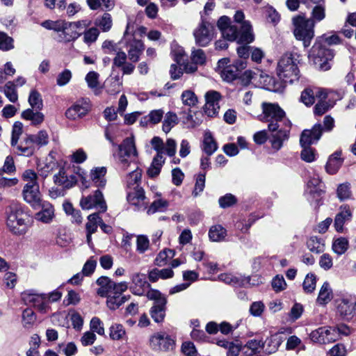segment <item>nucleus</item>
<instances>
[{
	"label": "nucleus",
	"mask_w": 356,
	"mask_h": 356,
	"mask_svg": "<svg viewBox=\"0 0 356 356\" xmlns=\"http://www.w3.org/2000/svg\"><path fill=\"white\" fill-rule=\"evenodd\" d=\"M262 113L259 115L260 121L268 123L270 131H277L271 141L273 149L278 150L283 143L289 139L291 124L286 117L285 112L277 104L263 102Z\"/></svg>",
	"instance_id": "nucleus-1"
},
{
	"label": "nucleus",
	"mask_w": 356,
	"mask_h": 356,
	"mask_svg": "<svg viewBox=\"0 0 356 356\" xmlns=\"http://www.w3.org/2000/svg\"><path fill=\"white\" fill-rule=\"evenodd\" d=\"M118 163L122 170H132L126 178L128 189L134 188L139 185L141 180L142 170L138 166V152L136 150L134 139L133 137L125 138L118 145L117 154Z\"/></svg>",
	"instance_id": "nucleus-2"
},
{
	"label": "nucleus",
	"mask_w": 356,
	"mask_h": 356,
	"mask_svg": "<svg viewBox=\"0 0 356 356\" xmlns=\"http://www.w3.org/2000/svg\"><path fill=\"white\" fill-rule=\"evenodd\" d=\"M32 224L30 215L21 207L11 206L7 211L6 227L8 230L17 236L24 235Z\"/></svg>",
	"instance_id": "nucleus-3"
},
{
	"label": "nucleus",
	"mask_w": 356,
	"mask_h": 356,
	"mask_svg": "<svg viewBox=\"0 0 356 356\" xmlns=\"http://www.w3.org/2000/svg\"><path fill=\"white\" fill-rule=\"evenodd\" d=\"M299 57L296 52H286L278 60L277 74L284 82L292 83L299 79Z\"/></svg>",
	"instance_id": "nucleus-4"
},
{
	"label": "nucleus",
	"mask_w": 356,
	"mask_h": 356,
	"mask_svg": "<svg viewBox=\"0 0 356 356\" xmlns=\"http://www.w3.org/2000/svg\"><path fill=\"white\" fill-rule=\"evenodd\" d=\"M321 135V124H316L312 129H305L302 132L300 138V144L302 148L300 153L302 160L307 163L315 161L316 151L311 147V145L317 143Z\"/></svg>",
	"instance_id": "nucleus-5"
},
{
	"label": "nucleus",
	"mask_w": 356,
	"mask_h": 356,
	"mask_svg": "<svg viewBox=\"0 0 356 356\" xmlns=\"http://www.w3.org/2000/svg\"><path fill=\"white\" fill-rule=\"evenodd\" d=\"M294 35L296 39L302 40L305 47H309L314 36L313 20L308 19L305 16L298 15L293 18Z\"/></svg>",
	"instance_id": "nucleus-6"
},
{
	"label": "nucleus",
	"mask_w": 356,
	"mask_h": 356,
	"mask_svg": "<svg viewBox=\"0 0 356 356\" xmlns=\"http://www.w3.org/2000/svg\"><path fill=\"white\" fill-rule=\"evenodd\" d=\"M309 57L317 69L327 71L331 68V61L334 58V53L331 49L326 48L321 41H318L312 47Z\"/></svg>",
	"instance_id": "nucleus-7"
},
{
	"label": "nucleus",
	"mask_w": 356,
	"mask_h": 356,
	"mask_svg": "<svg viewBox=\"0 0 356 356\" xmlns=\"http://www.w3.org/2000/svg\"><path fill=\"white\" fill-rule=\"evenodd\" d=\"M130 26V23H127L121 43L127 49L129 59L133 63H136L140 60L145 49V45L142 40L136 39L129 31Z\"/></svg>",
	"instance_id": "nucleus-8"
},
{
	"label": "nucleus",
	"mask_w": 356,
	"mask_h": 356,
	"mask_svg": "<svg viewBox=\"0 0 356 356\" xmlns=\"http://www.w3.org/2000/svg\"><path fill=\"white\" fill-rule=\"evenodd\" d=\"M336 313L341 318L346 321L352 319L356 312V297L345 294L335 300Z\"/></svg>",
	"instance_id": "nucleus-9"
},
{
	"label": "nucleus",
	"mask_w": 356,
	"mask_h": 356,
	"mask_svg": "<svg viewBox=\"0 0 356 356\" xmlns=\"http://www.w3.org/2000/svg\"><path fill=\"white\" fill-rule=\"evenodd\" d=\"M146 296L148 299L154 300V305L150 310L152 318L156 323L162 322L165 316L166 298L156 289L149 290Z\"/></svg>",
	"instance_id": "nucleus-10"
},
{
	"label": "nucleus",
	"mask_w": 356,
	"mask_h": 356,
	"mask_svg": "<svg viewBox=\"0 0 356 356\" xmlns=\"http://www.w3.org/2000/svg\"><path fill=\"white\" fill-rule=\"evenodd\" d=\"M215 33L213 23L202 17L201 22L193 31L195 42L200 46H207L213 39Z\"/></svg>",
	"instance_id": "nucleus-11"
},
{
	"label": "nucleus",
	"mask_w": 356,
	"mask_h": 356,
	"mask_svg": "<svg viewBox=\"0 0 356 356\" xmlns=\"http://www.w3.org/2000/svg\"><path fill=\"white\" fill-rule=\"evenodd\" d=\"M97 284L99 286L97 293L101 297H105L113 293H122L128 289V284L126 282L115 283L106 276L98 278Z\"/></svg>",
	"instance_id": "nucleus-12"
},
{
	"label": "nucleus",
	"mask_w": 356,
	"mask_h": 356,
	"mask_svg": "<svg viewBox=\"0 0 356 356\" xmlns=\"http://www.w3.org/2000/svg\"><path fill=\"white\" fill-rule=\"evenodd\" d=\"M21 296L25 305L34 307L41 313H46L48 311L49 306L45 301L44 294L38 293L31 289L22 292Z\"/></svg>",
	"instance_id": "nucleus-13"
},
{
	"label": "nucleus",
	"mask_w": 356,
	"mask_h": 356,
	"mask_svg": "<svg viewBox=\"0 0 356 356\" xmlns=\"http://www.w3.org/2000/svg\"><path fill=\"white\" fill-rule=\"evenodd\" d=\"M339 333L336 327H321L310 334L312 341L320 344H326L334 342L338 339Z\"/></svg>",
	"instance_id": "nucleus-14"
},
{
	"label": "nucleus",
	"mask_w": 356,
	"mask_h": 356,
	"mask_svg": "<svg viewBox=\"0 0 356 356\" xmlns=\"http://www.w3.org/2000/svg\"><path fill=\"white\" fill-rule=\"evenodd\" d=\"M80 205L83 209H96L99 212L106 211L107 207L102 193L99 190L95 191L93 195L81 198Z\"/></svg>",
	"instance_id": "nucleus-15"
},
{
	"label": "nucleus",
	"mask_w": 356,
	"mask_h": 356,
	"mask_svg": "<svg viewBox=\"0 0 356 356\" xmlns=\"http://www.w3.org/2000/svg\"><path fill=\"white\" fill-rule=\"evenodd\" d=\"M217 26L222 36L228 41H236L238 38V27L232 24L231 19L227 16L223 15L217 22Z\"/></svg>",
	"instance_id": "nucleus-16"
},
{
	"label": "nucleus",
	"mask_w": 356,
	"mask_h": 356,
	"mask_svg": "<svg viewBox=\"0 0 356 356\" xmlns=\"http://www.w3.org/2000/svg\"><path fill=\"white\" fill-rule=\"evenodd\" d=\"M90 110V104L88 99H79L67 109L65 116L69 120H76L84 117Z\"/></svg>",
	"instance_id": "nucleus-17"
},
{
	"label": "nucleus",
	"mask_w": 356,
	"mask_h": 356,
	"mask_svg": "<svg viewBox=\"0 0 356 356\" xmlns=\"http://www.w3.org/2000/svg\"><path fill=\"white\" fill-rule=\"evenodd\" d=\"M150 346L156 350H172L175 346L174 340L165 332H156L150 339Z\"/></svg>",
	"instance_id": "nucleus-18"
},
{
	"label": "nucleus",
	"mask_w": 356,
	"mask_h": 356,
	"mask_svg": "<svg viewBox=\"0 0 356 356\" xmlns=\"http://www.w3.org/2000/svg\"><path fill=\"white\" fill-rule=\"evenodd\" d=\"M205 99L204 113L209 117L216 115L220 109L219 102L221 99L220 94L214 90L209 91L205 95Z\"/></svg>",
	"instance_id": "nucleus-19"
},
{
	"label": "nucleus",
	"mask_w": 356,
	"mask_h": 356,
	"mask_svg": "<svg viewBox=\"0 0 356 356\" xmlns=\"http://www.w3.org/2000/svg\"><path fill=\"white\" fill-rule=\"evenodd\" d=\"M22 194L24 200L35 209L42 201L39 186L24 185Z\"/></svg>",
	"instance_id": "nucleus-20"
},
{
	"label": "nucleus",
	"mask_w": 356,
	"mask_h": 356,
	"mask_svg": "<svg viewBox=\"0 0 356 356\" xmlns=\"http://www.w3.org/2000/svg\"><path fill=\"white\" fill-rule=\"evenodd\" d=\"M38 207L41 209L35 214V219L45 224L51 223L55 217L54 206L50 202L42 200Z\"/></svg>",
	"instance_id": "nucleus-21"
},
{
	"label": "nucleus",
	"mask_w": 356,
	"mask_h": 356,
	"mask_svg": "<svg viewBox=\"0 0 356 356\" xmlns=\"http://www.w3.org/2000/svg\"><path fill=\"white\" fill-rule=\"evenodd\" d=\"M132 286L131 290L135 295L143 296L145 291L150 287V284L146 280V275L143 273H136L131 275Z\"/></svg>",
	"instance_id": "nucleus-22"
},
{
	"label": "nucleus",
	"mask_w": 356,
	"mask_h": 356,
	"mask_svg": "<svg viewBox=\"0 0 356 356\" xmlns=\"http://www.w3.org/2000/svg\"><path fill=\"white\" fill-rule=\"evenodd\" d=\"M77 181L76 177L74 175H68L64 168H60L57 174L54 176V182L65 188L74 186Z\"/></svg>",
	"instance_id": "nucleus-23"
},
{
	"label": "nucleus",
	"mask_w": 356,
	"mask_h": 356,
	"mask_svg": "<svg viewBox=\"0 0 356 356\" xmlns=\"http://www.w3.org/2000/svg\"><path fill=\"white\" fill-rule=\"evenodd\" d=\"M128 202L135 206H146L145 191L139 185H136L134 188L129 189L127 192Z\"/></svg>",
	"instance_id": "nucleus-24"
},
{
	"label": "nucleus",
	"mask_w": 356,
	"mask_h": 356,
	"mask_svg": "<svg viewBox=\"0 0 356 356\" xmlns=\"http://www.w3.org/2000/svg\"><path fill=\"white\" fill-rule=\"evenodd\" d=\"M258 76L264 79V86L266 87L268 90H272L270 84L274 82V80L271 76L267 74L263 75L262 74L256 73L251 70H246L241 76V81L243 85L248 86L252 81L256 80Z\"/></svg>",
	"instance_id": "nucleus-25"
},
{
	"label": "nucleus",
	"mask_w": 356,
	"mask_h": 356,
	"mask_svg": "<svg viewBox=\"0 0 356 356\" xmlns=\"http://www.w3.org/2000/svg\"><path fill=\"white\" fill-rule=\"evenodd\" d=\"M254 40L252 26L249 21H244L241 25V29L238 31V38L237 43L250 44Z\"/></svg>",
	"instance_id": "nucleus-26"
},
{
	"label": "nucleus",
	"mask_w": 356,
	"mask_h": 356,
	"mask_svg": "<svg viewBox=\"0 0 356 356\" xmlns=\"http://www.w3.org/2000/svg\"><path fill=\"white\" fill-rule=\"evenodd\" d=\"M19 154L25 156H31L35 152L36 147L31 134H26L19 144L15 146Z\"/></svg>",
	"instance_id": "nucleus-27"
},
{
	"label": "nucleus",
	"mask_w": 356,
	"mask_h": 356,
	"mask_svg": "<svg viewBox=\"0 0 356 356\" xmlns=\"http://www.w3.org/2000/svg\"><path fill=\"white\" fill-rule=\"evenodd\" d=\"M283 339L280 334L275 333L267 337L264 342H263L264 353L266 355L275 353L279 348L282 343Z\"/></svg>",
	"instance_id": "nucleus-28"
},
{
	"label": "nucleus",
	"mask_w": 356,
	"mask_h": 356,
	"mask_svg": "<svg viewBox=\"0 0 356 356\" xmlns=\"http://www.w3.org/2000/svg\"><path fill=\"white\" fill-rule=\"evenodd\" d=\"M219 280L233 286H241L248 283L250 278L241 275H233L232 273H222L218 276Z\"/></svg>",
	"instance_id": "nucleus-29"
},
{
	"label": "nucleus",
	"mask_w": 356,
	"mask_h": 356,
	"mask_svg": "<svg viewBox=\"0 0 356 356\" xmlns=\"http://www.w3.org/2000/svg\"><path fill=\"white\" fill-rule=\"evenodd\" d=\"M58 168V162L53 158H47L43 164L38 165L40 177L46 179L51 173Z\"/></svg>",
	"instance_id": "nucleus-30"
},
{
	"label": "nucleus",
	"mask_w": 356,
	"mask_h": 356,
	"mask_svg": "<svg viewBox=\"0 0 356 356\" xmlns=\"http://www.w3.org/2000/svg\"><path fill=\"white\" fill-rule=\"evenodd\" d=\"M341 211L337 214L334 219V227L338 232H343L345 222L350 220L352 216V213L348 206L341 207Z\"/></svg>",
	"instance_id": "nucleus-31"
},
{
	"label": "nucleus",
	"mask_w": 356,
	"mask_h": 356,
	"mask_svg": "<svg viewBox=\"0 0 356 356\" xmlns=\"http://www.w3.org/2000/svg\"><path fill=\"white\" fill-rule=\"evenodd\" d=\"M341 152H335L328 159L325 169L327 173L334 175L337 173L343 163V159L341 158Z\"/></svg>",
	"instance_id": "nucleus-32"
},
{
	"label": "nucleus",
	"mask_w": 356,
	"mask_h": 356,
	"mask_svg": "<svg viewBox=\"0 0 356 356\" xmlns=\"http://www.w3.org/2000/svg\"><path fill=\"white\" fill-rule=\"evenodd\" d=\"M22 118L26 120L31 121L33 126L40 125L44 120V115L40 111H35L34 109L28 108L22 113Z\"/></svg>",
	"instance_id": "nucleus-33"
},
{
	"label": "nucleus",
	"mask_w": 356,
	"mask_h": 356,
	"mask_svg": "<svg viewBox=\"0 0 356 356\" xmlns=\"http://www.w3.org/2000/svg\"><path fill=\"white\" fill-rule=\"evenodd\" d=\"M106 168L104 167L95 168L91 170L90 178L95 186L104 188L106 186Z\"/></svg>",
	"instance_id": "nucleus-34"
},
{
	"label": "nucleus",
	"mask_w": 356,
	"mask_h": 356,
	"mask_svg": "<svg viewBox=\"0 0 356 356\" xmlns=\"http://www.w3.org/2000/svg\"><path fill=\"white\" fill-rule=\"evenodd\" d=\"M95 24L102 32H108L113 26V18L108 13H104L98 16L95 21Z\"/></svg>",
	"instance_id": "nucleus-35"
},
{
	"label": "nucleus",
	"mask_w": 356,
	"mask_h": 356,
	"mask_svg": "<svg viewBox=\"0 0 356 356\" xmlns=\"http://www.w3.org/2000/svg\"><path fill=\"white\" fill-rule=\"evenodd\" d=\"M174 276V272L171 268L158 269L154 268L149 272L148 278L150 282H156L159 279H168Z\"/></svg>",
	"instance_id": "nucleus-36"
},
{
	"label": "nucleus",
	"mask_w": 356,
	"mask_h": 356,
	"mask_svg": "<svg viewBox=\"0 0 356 356\" xmlns=\"http://www.w3.org/2000/svg\"><path fill=\"white\" fill-rule=\"evenodd\" d=\"M305 191L311 194L319 195L321 193H324L323 185L318 175H315L310 178L307 184Z\"/></svg>",
	"instance_id": "nucleus-37"
},
{
	"label": "nucleus",
	"mask_w": 356,
	"mask_h": 356,
	"mask_svg": "<svg viewBox=\"0 0 356 356\" xmlns=\"http://www.w3.org/2000/svg\"><path fill=\"white\" fill-rule=\"evenodd\" d=\"M122 293H113L106 296V305L111 310L117 309L120 306L128 300L129 296H122Z\"/></svg>",
	"instance_id": "nucleus-38"
},
{
	"label": "nucleus",
	"mask_w": 356,
	"mask_h": 356,
	"mask_svg": "<svg viewBox=\"0 0 356 356\" xmlns=\"http://www.w3.org/2000/svg\"><path fill=\"white\" fill-rule=\"evenodd\" d=\"M156 195L159 196V197L154 200L147 208V213L149 215L154 214L156 212H164L169 206L168 200L160 197V195L157 193Z\"/></svg>",
	"instance_id": "nucleus-39"
},
{
	"label": "nucleus",
	"mask_w": 356,
	"mask_h": 356,
	"mask_svg": "<svg viewBox=\"0 0 356 356\" xmlns=\"http://www.w3.org/2000/svg\"><path fill=\"white\" fill-rule=\"evenodd\" d=\"M227 236V230L220 225H215L210 227L209 237L211 241L220 242L223 241Z\"/></svg>",
	"instance_id": "nucleus-40"
},
{
	"label": "nucleus",
	"mask_w": 356,
	"mask_h": 356,
	"mask_svg": "<svg viewBox=\"0 0 356 356\" xmlns=\"http://www.w3.org/2000/svg\"><path fill=\"white\" fill-rule=\"evenodd\" d=\"M316 6L313 8L311 13V17L308 19L313 20L315 25L316 22H319L325 18V1L323 0L319 3H315Z\"/></svg>",
	"instance_id": "nucleus-41"
},
{
	"label": "nucleus",
	"mask_w": 356,
	"mask_h": 356,
	"mask_svg": "<svg viewBox=\"0 0 356 356\" xmlns=\"http://www.w3.org/2000/svg\"><path fill=\"white\" fill-rule=\"evenodd\" d=\"M164 162L165 159L163 157V155H161V154H156L152 161L151 166L147 170L148 175L150 177H154L159 175Z\"/></svg>",
	"instance_id": "nucleus-42"
},
{
	"label": "nucleus",
	"mask_w": 356,
	"mask_h": 356,
	"mask_svg": "<svg viewBox=\"0 0 356 356\" xmlns=\"http://www.w3.org/2000/svg\"><path fill=\"white\" fill-rule=\"evenodd\" d=\"M203 146V150L208 156H211L216 151L218 145L210 132L204 134Z\"/></svg>",
	"instance_id": "nucleus-43"
},
{
	"label": "nucleus",
	"mask_w": 356,
	"mask_h": 356,
	"mask_svg": "<svg viewBox=\"0 0 356 356\" xmlns=\"http://www.w3.org/2000/svg\"><path fill=\"white\" fill-rule=\"evenodd\" d=\"M219 74L224 81L232 82L238 76V68L234 65H229L220 70Z\"/></svg>",
	"instance_id": "nucleus-44"
},
{
	"label": "nucleus",
	"mask_w": 356,
	"mask_h": 356,
	"mask_svg": "<svg viewBox=\"0 0 356 356\" xmlns=\"http://www.w3.org/2000/svg\"><path fill=\"white\" fill-rule=\"evenodd\" d=\"M332 298V291L328 282H325L321 286L317 301L321 305H325Z\"/></svg>",
	"instance_id": "nucleus-45"
},
{
	"label": "nucleus",
	"mask_w": 356,
	"mask_h": 356,
	"mask_svg": "<svg viewBox=\"0 0 356 356\" xmlns=\"http://www.w3.org/2000/svg\"><path fill=\"white\" fill-rule=\"evenodd\" d=\"M263 341H258L256 339H251L247 342L244 348V355L245 356H252L259 353V350L263 348Z\"/></svg>",
	"instance_id": "nucleus-46"
},
{
	"label": "nucleus",
	"mask_w": 356,
	"mask_h": 356,
	"mask_svg": "<svg viewBox=\"0 0 356 356\" xmlns=\"http://www.w3.org/2000/svg\"><path fill=\"white\" fill-rule=\"evenodd\" d=\"M179 122V119L176 113L173 112H168L163 122L162 129L165 133L170 131L172 127H174Z\"/></svg>",
	"instance_id": "nucleus-47"
},
{
	"label": "nucleus",
	"mask_w": 356,
	"mask_h": 356,
	"mask_svg": "<svg viewBox=\"0 0 356 356\" xmlns=\"http://www.w3.org/2000/svg\"><path fill=\"white\" fill-rule=\"evenodd\" d=\"M36 148L46 146L49 141V137L46 130H40L35 134H31Z\"/></svg>",
	"instance_id": "nucleus-48"
},
{
	"label": "nucleus",
	"mask_w": 356,
	"mask_h": 356,
	"mask_svg": "<svg viewBox=\"0 0 356 356\" xmlns=\"http://www.w3.org/2000/svg\"><path fill=\"white\" fill-rule=\"evenodd\" d=\"M82 34L76 30L71 29V27H67L63 30V33L59 34V41L63 42H70L76 40Z\"/></svg>",
	"instance_id": "nucleus-49"
},
{
	"label": "nucleus",
	"mask_w": 356,
	"mask_h": 356,
	"mask_svg": "<svg viewBox=\"0 0 356 356\" xmlns=\"http://www.w3.org/2000/svg\"><path fill=\"white\" fill-rule=\"evenodd\" d=\"M28 101L31 107V109L41 110L43 107L42 97L35 90H32L30 92Z\"/></svg>",
	"instance_id": "nucleus-50"
},
{
	"label": "nucleus",
	"mask_w": 356,
	"mask_h": 356,
	"mask_svg": "<svg viewBox=\"0 0 356 356\" xmlns=\"http://www.w3.org/2000/svg\"><path fill=\"white\" fill-rule=\"evenodd\" d=\"M109 335L113 340H121L126 336V331L122 325L113 323L109 328Z\"/></svg>",
	"instance_id": "nucleus-51"
},
{
	"label": "nucleus",
	"mask_w": 356,
	"mask_h": 356,
	"mask_svg": "<svg viewBox=\"0 0 356 356\" xmlns=\"http://www.w3.org/2000/svg\"><path fill=\"white\" fill-rule=\"evenodd\" d=\"M3 93L8 100L13 103H15L18 100V95L14 82L8 81L6 83L3 87Z\"/></svg>",
	"instance_id": "nucleus-52"
},
{
	"label": "nucleus",
	"mask_w": 356,
	"mask_h": 356,
	"mask_svg": "<svg viewBox=\"0 0 356 356\" xmlns=\"http://www.w3.org/2000/svg\"><path fill=\"white\" fill-rule=\"evenodd\" d=\"M308 249L314 253L318 254L324 250V243L316 236H312L307 242Z\"/></svg>",
	"instance_id": "nucleus-53"
},
{
	"label": "nucleus",
	"mask_w": 356,
	"mask_h": 356,
	"mask_svg": "<svg viewBox=\"0 0 356 356\" xmlns=\"http://www.w3.org/2000/svg\"><path fill=\"white\" fill-rule=\"evenodd\" d=\"M348 241L343 237H340L334 241L332 243L333 251L339 255L343 254L348 248Z\"/></svg>",
	"instance_id": "nucleus-54"
},
{
	"label": "nucleus",
	"mask_w": 356,
	"mask_h": 356,
	"mask_svg": "<svg viewBox=\"0 0 356 356\" xmlns=\"http://www.w3.org/2000/svg\"><path fill=\"white\" fill-rule=\"evenodd\" d=\"M39 174L38 175L34 170L31 169L26 170L22 175L23 181L26 182L25 185H31L33 186L35 185L39 186Z\"/></svg>",
	"instance_id": "nucleus-55"
},
{
	"label": "nucleus",
	"mask_w": 356,
	"mask_h": 356,
	"mask_svg": "<svg viewBox=\"0 0 356 356\" xmlns=\"http://www.w3.org/2000/svg\"><path fill=\"white\" fill-rule=\"evenodd\" d=\"M337 195L341 201L350 199L352 195L350 184L348 182L339 184L337 189Z\"/></svg>",
	"instance_id": "nucleus-56"
},
{
	"label": "nucleus",
	"mask_w": 356,
	"mask_h": 356,
	"mask_svg": "<svg viewBox=\"0 0 356 356\" xmlns=\"http://www.w3.org/2000/svg\"><path fill=\"white\" fill-rule=\"evenodd\" d=\"M316 277L313 273H308L302 283V287L305 293H312L316 289Z\"/></svg>",
	"instance_id": "nucleus-57"
},
{
	"label": "nucleus",
	"mask_w": 356,
	"mask_h": 356,
	"mask_svg": "<svg viewBox=\"0 0 356 356\" xmlns=\"http://www.w3.org/2000/svg\"><path fill=\"white\" fill-rule=\"evenodd\" d=\"M164 112L162 109H157V110H153L148 115L143 118V120H141V123L147 122H149L152 124H157L159 123L163 116Z\"/></svg>",
	"instance_id": "nucleus-58"
},
{
	"label": "nucleus",
	"mask_w": 356,
	"mask_h": 356,
	"mask_svg": "<svg viewBox=\"0 0 356 356\" xmlns=\"http://www.w3.org/2000/svg\"><path fill=\"white\" fill-rule=\"evenodd\" d=\"M36 321L34 312L29 308L25 309L22 313V323L24 327H31Z\"/></svg>",
	"instance_id": "nucleus-59"
},
{
	"label": "nucleus",
	"mask_w": 356,
	"mask_h": 356,
	"mask_svg": "<svg viewBox=\"0 0 356 356\" xmlns=\"http://www.w3.org/2000/svg\"><path fill=\"white\" fill-rule=\"evenodd\" d=\"M99 218L98 213H94L88 216V222L86 225L87 232L94 234L97 231V225H99Z\"/></svg>",
	"instance_id": "nucleus-60"
},
{
	"label": "nucleus",
	"mask_w": 356,
	"mask_h": 356,
	"mask_svg": "<svg viewBox=\"0 0 356 356\" xmlns=\"http://www.w3.org/2000/svg\"><path fill=\"white\" fill-rule=\"evenodd\" d=\"M99 35V30L92 27L83 32V42L88 44L95 42Z\"/></svg>",
	"instance_id": "nucleus-61"
},
{
	"label": "nucleus",
	"mask_w": 356,
	"mask_h": 356,
	"mask_svg": "<svg viewBox=\"0 0 356 356\" xmlns=\"http://www.w3.org/2000/svg\"><path fill=\"white\" fill-rule=\"evenodd\" d=\"M23 132V124L20 122H15L13 126L11 145L15 147L17 145L19 138Z\"/></svg>",
	"instance_id": "nucleus-62"
},
{
	"label": "nucleus",
	"mask_w": 356,
	"mask_h": 356,
	"mask_svg": "<svg viewBox=\"0 0 356 356\" xmlns=\"http://www.w3.org/2000/svg\"><path fill=\"white\" fill-rule=\"evenodd\" d=\"M181 100L184 105L193 106L197 102V98L191 90H185L182 92Z\"/></svg>",
	"instance_id": "nucleus-63"
},
{
	"label": "nucleus",
	"mask_w": 356,
	"mask_h": 356,
	"mask_svg": "<svg viewBox=\"0 0 356 356\" xmlns=\"http://www.w3.org/2000/svg\"><path fill=\"white\" fill-rule=\"evenodd\" d=\"M272 287L275 292H280L286 288V283L282 275H277L272 280Z\"/></svg>",
	"instance_id": "nucleus-64"
}]
</instances>
